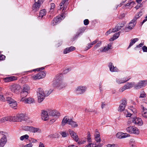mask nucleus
Listing matches in <instances>:
<instances>
[{
    "label": "nucleus",
    "mask_w": 147,
    "mask_h": 147,
    "mask_svg": "<svg viewBox=\"0 0 147 147\" xmlns=\"http://www.w3.org/2000/svg\"><path fill=\"white\" fill-rule=\"evenodd\" d=\"M52 92V90L50 91H45V93L41 88H38L37 90L38 102H41L44 99L45 97L48 96Z\"/></svg>",
    "instance_id": "1"
},
{
    "label": "nucleus",
    "mask_w": 147,
    "mask_h": 147,
    "mask_svg": "<svg viewBox=\"0 0 147 147\" xmlns=\"http://www.w3.org/2000/svg\"><path fill=\"white\" fill-rule=\"evenodd\" d=\"M61 76L55 78L53 81V85L54 87H57L59 89H61L65 87L67 85V84L65 83L63 81L61 80Z\"/></svg>",
    "instance_id": "2"
},
{
    "label": "nucleus",
    "mask_w": 147,
    "mask_h": 147,
    "mask_svg": "<svg viewBox=\"0 0 147 147\" xmlns=\"http://www.w3.org/2000/svg\"><path fill=\"white\" fill-rule=\"evenodd\" d=\"M62 123L63 125H64L66 123H67L71 125L72 127L74 128L77 127L78 125L76 122L73 121L72 119L69 118V117L67 116L63 118Z\"/></svg>",
    "instance_id": "3"
},
{
    "label": "nucleus",
    "mask_w": 147,
    "mask_h": 147,
    "mask_svg": "<svg viewBox=\"0 0 147 147\" xmlns=\"http://www.w3.org/2000/svg\"><path fill=\"white\" fill-rule=\"evenodd\" d=\"M48 111L50 117V123H53L56 120V119L54 118L51 119V117L59 116L60 115V113L57 111L55 110L48 109Z\"/></svg>",
    "instance_id": "4"
},
{
    "label": "nucleus",
    "mask_w": 147,
    "mask_h": 147,
    "mask_svg": "<svg viewBox=\"0 0 147 147\" xmlns=\"http://www.w3.org/2000/svg\"><path fill=\"white\" fill-rule=\"evenodd\" d=\"M26 117V116L23 114L18 115L16 116H11L12 121L19 122L22 120L26 121L27 119Z\"/></svg>",
    "instance_id": "5"
},
{
    "label": "nucleus",
    "mask_w": 147,
    "mask_h": 147,
    "mask_svg": "<svg viewBox=\"0 0 147 147\" xmlns=\"http://www.w3.org/2000/svg\"><path fill=\"white\" fill-rule=\"evenodd\" d=\"M46 73L44 71H40L37 74L31 76V78L33 80L40 79L45 77Z\"/></svg>",
    "instance_id": "6"
},
{
    "label": "nucleus",
    "mask_w": 147,
    "mask_h": 147,
    "mask_svg": "<svg viewBox=\"0 0 147 147\" xmlns=\"http://www.w3.org/2000/svg\"><path fill=\"white\" fill-rule=\"evenodd\" d=\"M127 131L130 134H138L140 133V131L136 127L130 126L126 128Z\"/></svg>",
    "instance_id": "7"
},
{
    "label": "nucleus",
    "mask_w": 147,
    "mask_h": 147,
    "mask_svg": "<svg viewBox=\"0 0 147 147\" xmlns=\"http://www.w3.org/2000/svg\"><path fill=\"white\" fill-rule=\"evenodd\" d=\"M129 121H131L134 124L139 126L142 125L143 124V122L142 119L139 117H131Z\"/></svg>",
    "instance_id": "8"
},
{
    "label": "nucleus",
    "mask_w": 147,
    "mask_h": 147,
    "mask_svg": "<svg viewBox=\"0 0 147 147\" xmlns=\"http://www.w3.org/2000/svg\"><path fill=\"white\" fill-rule=\"evenodd\" d=\"M22 129L25 131H29L32 133L36 132L39 130V129L38 128L27 126H25L23 127Z\"/></svg>",
    "instance_id": "9"
},
{
    "label": "nucleus",
    "mask_w": 147,
    "mask_h": 147,
    "mask_svg": "<svg viewBox=\"0 0 147 147\" xmlns=\"http://www.w3.org/2000/svg\"><path fill=\"white\" fill-rule=\"evenodd\" d=\"M21 88V86L19 84H14L10 86V89L13 92L16 93H18Z\"/></svg>",
    "instance_id": "10"
},
{
    "label": "nucleus",
    "mask_w": 147,
    "mask_h": 147,
    "mask_svg": "<svg viewBox=\"0 0 147 147\" xmlns=\"http://www.w3.org/2000/svg\"><path fill=\"white\" fill-rule=\"evenodd\" d=\"M85 86H80L78 87L76 89L75 92L77 94H81L84 93L86 89Z\"/></svg>",
    "instance_id": "11"
},
{
    "label": "nucleus",
    "mask_w": 147,
    "mask_h": 147,
    "mask_svg": "<svg viewBox=\"0 0 147 147\" xmlns=\"http://www.w3.org/2000/svg\"><path fill=\"white\" fill-rule=\"evenodd\" d=\"M41 118L43 120L45 121H47L49 119H50V117L48 111H47L45 110L42 111Z\"/></svg>",
    "instance_id": "12"
},
{
    "label": "nucleus",
    "mask_w": 147,
    "mask_h": 147,
    "mask_svg": "<svg viewBox=\"0 0 147 147\" xmlns=\"http://www.w3.org/2000/svg\"><path fill=\"white\" fill-rule=\"evenodd\" d=\"M42 3L41 0H38L37 2L33 5L32 6V10L34 12L38 11L40 7L41 3Z\"/></svg>",
    "instance_id": "13"
},
{
    "label": "nucleus",
    "mask_w": 147,
    "mask_h": 147,
    "mask_svg": "<svg viewBox=\"0 0 147 147\" xmlns=\"http://www.w3.org/2000/svg\"><path fill=\"white\" fill-rule=\"evenodd\" d=\"M127 104V102L125 99H123L122 100V103L120 105L118 108V111L119 112H122L124 110Z\"/></svg>",
    "instance_id": "14"
},
{
    "label": "nucleus",
    "mask_w": 147,
    "mask_h": 147,
    "mask_svg": "<svg viewBox=\"0 0 147 147\" xmlns=\"http://www.w3.org/2000/svg\"><path fill=\"white\" fill-rule=\"evenodd\" d=\"M131 76H129L128 77H126L121 79H117L116 82L118 84L124 83L128 81L129 79H131Z\"/></svg>",
    "instance_id": "15"
},
{
    "label": "nucleus",
    "mask_w": 147,
    "mask_h": 147,
    "mask_svg": "<svg viewBox=\"0 0 147 147\" xmlns=\"http://www.w3.org/2000/svg\"><path fill=\"white\" fill-rule=\"evenodd\" d=\"M3 136L0 140V147H3L7 141V135L3 134Z\"/></svg>",
    "instance_id": "16"
},
{
    "label": "nucleus",
    "mask_w": 147,
    "mask_h": 147,
    "mask_svg": "<svg viewBox=\"0 0 147 147\" xmlns=\"http://www.w3.org/2000/svg\"><path fill=\"white\" fill-rule=\"evenodd\" d=\"M147 84V81H141L139 82L138 84L135 86V88L136 89H139L143 86H145Z\"/></svg>",
    "instance_id": "17"
},
{
    "label": "nucleus",
    "mask_w": 147,
    "mask_h": 147,
    "mask_svg": "<svg viewBox=\"0 0 147 147\" xmlns=\"http://www.w3.org/2000/svg\"><path fill=\"white\" fill-rule=\"evenodd\" d=\"M69 131L71 137L73 138L76 141V142H78L79 138L78 135L76 133L70 129L69 130Z\"/></svg>",
    "instance_id": "18"
},
{
    "label": "nucleus",
    "mask_w": 147,
    "mask_h": 147,
    "mask_svg": "<svg viewBox=\"0 0 147 147\" xmlns=\"http://www.w3.org/2000/svg\"><path fill=\"white\" fill-rule=\"evenodd\" d=\"M20 101L24 102L26 103L30 104L34 102V100L32 97H30L28 98H22L20 99Z\"/></svg>",
    "instance_id": "19"
},
{
    "label": "nucleus",
    "mask_w": 147,
    "mask_h": 147,
    "mask_svg": "<svg viewBox=\"0 0 147 147\" xmlns=\"http://www.w3.org/2000/svg\"><path fill=\"white\" fill-rule=\"evenodd\" d=\"M136 24V23L135 22L132 20L128 24L127 27L125 28V30L126 32H127L128 31V30H127V29L131 30L134 27Z\"/></svg>",
    "instance_id": "20"
},
{
    "label": "nucleus",
    "mask_w": 147,
    "mask_h": 147,
    "mask_svg": "<svg viewBox=\"0 0 147 147\" xmlns=\"http://www.w3.org/2000/svg\"><path fill=\"white\" fill-rule=\"evenodd\" d=\"M116 136L118 138L121 139L129 136H130V135L129 134L127 133H124L122 132H119L116 134Z\"/></svg>",
    "instance_id": "21"
},
{
    "label": "nucleus",
    "mask_w": 147,
    "mask_h": 147,
    "mask_svg": "<svg viewBox=\"0 0 147 147\" xmlns=\"http://www.w3.org/2000/svg\"><path fill=\"white\" fill-rule=\"evenodd\" d=\"M65 18V16L62 13L60 16H57L54 19L57 24L59 23L61 20H63Z\"/></svg>",
    "instance_id": "22"
},
{
    "label": "nucleus",
    "mask_w": 147,
    "mask_h": 147,
    "mask_svg": "<svg viewBox=\"0 0 147 147\" xmlns=\"http://www.w3.org/2000/svg\"><path fill=\"white\" fill-rule=\"evenodd\" d=\"M110 71L112 72H118L119 71V69H118L116 67H114L113 63H110L109 65Z\"/></svg>",
    "instance_id": "23"
},
{
    "label": "nucleus",
    "mask_w": 147,
    "mask_h": 147,
    "mask_svg": "<svg viewBox=\"0 0 147 147\" xmlns=\"http://www.w3.org/2000/svg\"><path fill=\"white\" fill-rule=\"evenodd\" d=\"M85 30V27H82L80 28L79 30V31L77 33L76 35L73 38V40H74L75 39L78 38L79 36H80V34L82 33H83Z\"/></svg>",
    "instance_id": "24"
},
{
    "label": "nucleus",
    "mask_w": 147,
    "mask_h": 147,
    "mask_svg": "<svg viewBox=\"0 0 147 147\" xmlns=\"http://www.w3.org/2000/svg\"><path fill=\"white\" fill-rule=\"evenodd\" d=\"M7 121H12L11 116L4 117L2 118L0 120V123H2Z\"/></svg>",
    "instance_id": "25"
},
{
    "label": "nucleus",
    "mask_w": 147,
    "mask_h": 147,
    "mask_svg": "<svg viewBox=\"0 0 147 147\" xmlns=\"http://www.w3.org/2000/svg\"><path fill=\"white\" fill-rule=\"evenodd\" d=\"M16 77L12 76L9 77H6L4 78V80L5 82H9L17 80Z\"/></svg>",
    "instance_id": "26"
},
{
    "label": "nucleus",
    "mask_w": 147,
    "mask_h": 147,
    "mask_svg": "<svg viewBox=\"0 0 147 147\" xmlns=\"http://www.w3.org/2000/svg\"><path fill=\"white\" fill-rule=\"evenodd\" d=\"M30 89L29 86L28 85L25 84L23 86L22 90L29 93Z\"/></svg>",
    "instance_id": "27"
},
{
    "label": "nucleus",
    "mask_w": 147,
    "mask_h": 147,
    "mask_svg": "<svg viewBox=\"0 0 147 147\" xmlns=\"http://www.w3.org/2000/svg\"><path fill=\"white\" fill-rule=\"evenodd\" d=\"M46 14V11L45 9H44L41 10L40 12L38 18L39 19H41Z\"/></svg>",
    "instance_id": "28"
},
{
    "label": "nucleus",
    "mask_w": 147,
    "mask_h": 147,
    "mask_svg": "<svg viewBox=\"0 0 147 147\" xmlns=\"http://www.w3.org/2000/svg\"><path fill=\"white\" fill-rule=\"evenodd\" d=\"M110 47H111V46L108 45L107 46L105 47L103 49L102 48H100L99 50L102 52H104L108 51L110 49Z\"/></svg>",
    "instance_id": "29"
},
{
    "label": "nucleus",
    "mask_w": 147,
    "mask_h": 147,
    "mask_svg": "<svg viewBox=\"0 0 147 147\" xmlns=\"http://www.w3.org/2000/svg\"><path fill=\"white\" fill-rule=\"evenodd\" d=\"M138 40V38H135L131 39L130 40V42L129 43V46L127 48L128 49L132 46Z\"/></svg>",
    "instance_id": "30"
},
{
    "label": "nucleus",
    "mask_w": 147,
    "mask_h": 147,
    "mask_svg": "<svg viewBox=\"0 0 147 147\" xmlns=\"http://www.w3.org/2000/svg\"><path fill=\"white\" fill-rule=\"evenodd\" d=\"M28 94V93L22 90L20 93L21 99H22V98H26L25 97L27 96Z\"/></svg>",
    "instance_id": "31"
},
{
    "label": "nucleus",
    "mask_w": 147,
    "mask_h": 147,
    "mask_svg": "<svg viewBox=\"0 0 147 147\" xmlns=\"http://www.w3.org/2000/svg\"><path fill=\"white\" fill-rule=\"evenodd\" d=\"M143 110L142 112V115L143 117L147 118V109L144 107H143Z\"/></svg>",
    "instance_id": "32"
},
{
    "label": "nucleus",
    "mask_w": 147,
    "mask_h": 147,
    "mask_svg": "<svg viewBox=\"0 0 147 147\" xmlns=\"http://www.w3.org/2000/svg\"><path fill=\"white\" fill-rule=\"evenodd\" d=\"M9 104L10 106L11 107L13 108L14 109H16V107L17 106V102L15 100L13 102L9 103Z\"/></svg>",
    "instance_id": "33"
},
{
    "label": "nucleus",
    "mask_w": 147,
    "mask_h": 147,
    "mask_svg": "<svg viewBox=\"0 0 147 147\" xmlns=\"http://www.w3.org/2000/svg\"><path fill=\"white\" fill-rule=\"evenodd\" d=\"M134 83V82H128L125 85V86L127 89H129L133 87Z\"/></svg>",
    "instance_id": "34"
},
{
    "label": "nucleus",
    "mask_w": 147,
    "mask_h": 147,
    "mask_svg": "<svg viewBox=\"0 0 147 147\" xmlns=\"http://www.w3.org/2000/svg\"><path fill=\"white\" fill-rule=\"evenodd\" d=\"M142 12H140L139 13H138L137 15H136L134 17V18L133 19V20H134L136 22V20L139 17H140L142 15Z\"/></svg>",
    "instance_id": "35"
},
{
    "label": "nucleus",
    "mask_w": 147,
    "mask_h": 147,
    "mask_svg": "<svg viewBox=\"0 0 147 147\" xmlns=\"http://www.w3.org/2000/svg\"><path fill=\"white\" fill-rule=\"evenodd\" d=\"M85 112H94L96 113V110H94L90 108H86L85 110Z\"/></svg>",
    "instance_id": "36"
},
{
    "label": "nucleus",
    "mask_w": 147,
    "mask_h": 147,
    "mask_svg": "<svg viewBox=\"0 0 147 147\" xmlns=\"http://www.w3.org/2000/svg\"><path fill=\"white\" fill-rule=\"evenodd\" d=\"M119 35H120V32H119L117 33H116L114 35L113 38H111V39H112V40H114L117 38L119 36Z\"/></svg>",
    "instance_id": "37"
},
{
    "label": "nucleus",
    "mask_w": 147,
    "mask_h": 147,
    "mask_svg": "<svg viewBox=\"0 0 147 147\" xmlns=\"http://www.w3.org/2000/svg\"><path fill=\"white\" fill-rule=\"evenodd\" d=\"M29 137L28 135L26 134L20 137V139L21 140H23L25 139H28Z\"/></svg>",
    "instance_id": "38"
},
{
    "label": "nucleus",
    "mask_w": 147,
    "mask_h": 147,
    "mask_svg": "<svg viewBox=\"0 0 147 147\" xmlns=\"http://www.w3.org/2000/svg\"><path fill=\"white\" fill-rule=\"evenodd\" d=\"M134 2L131 1V0L129 1H128L127 3L125 5V6H128L131 5L132 7L133 6V5L134 4Z\"/></svg>",
    "instance_id": "39"
},
{
    "label": "nucleus",
    "mask_w": 147,
    "mask_h": 147,
    "mask_svg": "<svg viewBox=\"0 0 147 147\" xmlns=\"http://www.w3.org/2000/svg\"><path fill=\"white\" fill-rule=\"evenodd\" d=\"M124 24L122 23H119L116 26L118 30H119L122 27L124 26Z\"/></svg>",
    "instance_id": "40"
},
{
    "label": "nucleus",
    "mask_w": 147,
    "mask_h": 147,
    "mask_svg": "<svg viewBox=\"0 0 147 147\" xmlns=\"http://www.w3.org/2000/svg\"><path fill=\"white\" fill-rule=\"evenodd\" d=\"M102 44V42L101 41H99L98 42V43L94 46V49H96L98 48Z\"/></svg>",
    "instance_id": "41"
},
{
    "label": "nucleus",
    "mask_w": 147,
    "mask_h": 147,
    "mask_svg": "<svg viewBox=\"0 0 147 147\" xmlns=\"http://www.w3.org/2000/svg\"><path fill=\"white\" fill-rule=\"evenodd\" d=\"M146 94L144 91H142L141 92L140 96H139L140 98H144L146 97Z\"/></svg>",
    "instance_id": "42"
},
{
    "label": "nucleus",
    "mask_w": 147,
    "mask_h": 147,
    "mask_svg": "<svg viewBox=\"0 0 147 147\" xmlns=\"http://www.w3.org/2000/svg\"><path fill=\"white\" fill-rule=\"evenodd\" d=\"M6 100L9 102H8L9 104L10 103L13 102L14 101H15L14 100L9 97H7L6 98Z\"/></svg>",
    "instance_id": "43"
},
{
    "label": "nucleus",
    "mask_w": 147,
    "mask_h": 147,
    "mask_svg": "<svg viewBox=\"0 0 147 147\" xmlns=\"http://www.w3.org/2000/svg\"><path fill=\"white\" fill-rule=\"evenodd\" d=\"M0 100L2 101H5L6 100L3 94L0 93Z\"/></svg>",
    "instance_id": "44"
},
{
    "label": "nucleus",
    "mask_w": 147,
    "mask_h": 147,
    "mask_svg": "<svg viewBox=\"0 0 147 147\" xmlns=\"http://www.w3.org/2000/svg\"><path fill=\"white\" fill-rule=\"evenodd\" d=\"M87 139L88 140V141L89 142H90L91 141V135L89 131H88V136H87Z\"/></svg>",
    "instance_id": "45"
},
{
    "label": "nucleus",
    "mask_w": 147,
    "mask_h": 147,
    "mask_svg": "<svg viewBox=\"0 0 147 147\" xmlns=\"http://www.w3.org/2000/svg\"><path fill=\"white\" fill-rule=\"evenodd\" d=\"M44 69H45L44 67H41V68H38L36 69H34L32 71H39L41 70H43Z\"/></svg>",
    "instance_id": "46"
},
{
    "label": "nucleus",
    "mask_w": 147,
    "mask_h": 147,
    "mask_svg": "<svg viewBox=\"0 0 147 147\" xmlns=\"http://www.w3.org/2000/svg\"><path fill=\"white\" fill-rule=\"evenodd\" d=\"M68 48V49L69 50L70 52L72 51H73L75 49V48L73 46H71L69 47Z\"/></svg>",
    "instance_id": "47"
},
{
    "label": "nucleus",
    "mask_w": 147,
    "mask_h": 147,
    "mask_svg": "<svg viewBox=\"0 0 147 147\" xmlns=\"http://www.w3.org/2000/svg\"><path fill=\"white\" fill-rule=\"evenodd\" d=\"M127 89L125 85L119 89L120 92H122L126 89Z\"/></svg>",
    "instance_id": "48"
},
{
    "label": "nucleus",
    "mask_w": 147,
    "mask_h": 147,
    "mask_svg": "<svg viewBox=\"0 0 147 147\" xmlns=\"http://www.w3.org/2000/svg\"><path fill=\"white\" fill-rule=\"evenodd\" d=\"M144 45V44L142 43H141L139 44V45H137L136 46L135 48V50H137V48H140L142 47L143 45Z\"/></svg>",
    "instance_id": "49"
},
{
    "label": "nucleus",
    "mask_w": 147,
    "mask_h": 147,
    "mask_svg": "<svg viewBox=\"0 0 147 147\" xmlns=\"http://www.w3.org/2000/svg\"><path fill=\"white\" fill-rule=\"evenodd\" d=\"M84 22L85 25H87L89 24V21L88 19H85L84 20Z\"/></svg>",
    "instance_id": "50"
},
{
    "label": "nucleus",
    "mask_w": 147,
    "mask_h": 147,
    "mask_svg": "<svg viewBox=\"0 0 147 147\" xmlns=\"http://www.w3.org/2000/svg\"><path fill=\"white\" fill-rule=\"evenodd\" d=\"M69 51L68 49V48H66L64 49L63 51V53L65 54L67 53H69Z\"/></svg>",
    "instance_id": "51"
},
{
    "label": "nucleus",
    "mask_w": 147,
    "mask_h": 147,
    "mask_svg": "<svg viewBox=\"0 0 147 147\" xmlns=\"http://www.w3.org/2000/svg\"><path fill=\"white\" fill-rule=\"evenodd\" d=\"M107 147H118L117 145L115 144H108L107 145Z\"/></svg>",
    "instance_id": "52"
},
{
    "label": "nucleus",
    "mask_w": 147,
    "mask_h": 147,
    "mask_svg": "<svg viewBox=\"0 0 147 147\" xmlns=\"http://www.w3.org/2000/svg\"><path fill=\"white\" fill-rule=\"evenodd\" d=\"M57 23L55 21V20L53 19V20H52V22H51V25L52 26H54L57 25Z\"/></svg>",
    "instance_id": "53"
},
{
    "label": "nucleus",
    "mask_w": 147,
    "mask_h": 147,
    "mask_svg": "<svg viewBox=\"0 0 147 147\" xmlns=\"http://www.w3.org/2000/svg\"><path fill=\"white\" fill-rule=\"evenodd\" d=\"M5 56L3 55H0V60H3L5 59Z\"/></svg>",
    "instance_id": "54"
},
{
    "label": "nucleus",
    "mask_w": 147,
    "mask_h": 147,
    "mask_svg": "<svg viewBox=\"0 0 147 147\" xmlns=\"http://www.w3.org/2000/svg\"><path fill=\"white\" fill-rule=\"evenodd\" d=\"M142 50L144 52H147V47L146 46H144L142 47Z\"/></svg>",
    "instance_id": "55"
},
{
    "label": "nucleus",
    "mask_w": 147,
    "mask_h": 147,
    "mask_svg": "<svg viewBox=\"0 0 147 147\" xmlns=\"http://www.w3.org/2000/svg\"><path fill=\"white\" fill-rule=\"evenodd\" d=\"M61 134L63 137H66L67 136V134L65 132H61Z\"/></svg>",
    "instance_id": "56"
},
{
    "label": "nucleus",
    "mask_w": 147,
    "mask_h": 147,
    "mask_svg": "<svg viewBox=\"0 0 147 147\" xmlns=\"http://www.w3.org/2000/svg\"><path fill=\"white\" fill-rule=\"evenodd\" d=\"M92 47V46H91V45H90V44H88V46L86 47V51Z\"/></svg>",
    "instance_id": "57"
},
{
    "label": "nucleus",
    "mask_w": 147,
    "mask_h": 147,
    "mask_svg": "<svg viewBox=\"0 0 147 147\" xmlns=\"http://www.w3.org/2000/svg\"><path fill=\"white\" fill-rule=\"evenodd\" d=\"M118 30H119L118 29V28H117V27H116V26L112 30V32H115Z\"/></svg>",
    "instance_id": "58"
},
{
    "label": "nucleus",
    "mask_w": 147,
    "mask_h": 147,
    "mask_svg": "<svg viewBox=\"0 0 147 147\" xmlns=\"http://www.w3.org/2000/svg\"><path fill=\"white\" fill-rule=\"evenodd\" d=\"M98 40L97 39H96L94 41H93L91 43H90V45H91V46H92V45L95 44L96 43Z\"/></svg>",
    "instance_id": "59"
},
{
    "label": "nucleus",
    "mask_w": 147,
    "mask_h": 147,
    "mask_svg": "<svg viewBox=\"0 0 147 147\" xmlns=\"http://www.w3.org/2000/svg\"><path fill=\"white\" fill-rule=\"evenodd\" d=\"M32 144L31 143L26 144L24 146V147H32Z\"/></svg>",
    "instance_id": "60"
},
{
    "label": "nucleus",
    "mask_w": 147,
    "mask_h": 147,
    "mask_svg": "<svg viewBox=\"0 0 147 147\" xmlns=\"http://www.w3.org/2000/svg\"><path fill=\"white\" fill-rule=\"evenodd\" d=\"M95 137L96 138H100L99 134L98 133V132H97V133L95 134Z\"/></svg>",
    "instance_id": "61"
},
{
    "label": "nucleus",
    "mask_w": 147,
    "mask_h": 147,
    "mask_svg": "<svg viewBox=\"0 0 147 147\" xmlns=\"http://www.w3.org/2000/svg\"><path fill=\"white\" fill-rule=\"evenodd\" d=\"M112 32V30H111V29H110L108 31L105 33V35H108L110 33Z\"/></svg>",
    "instance_id": "62"
},
{
    "label": "nucleus",
    "mask_w": 147,
    "mask_h": 147,
    "mask_svg": "<svg viewBox=\"0 0 147 147\" xmlns=\"http://www.w3.org/2000/svg\"><path fill=\"white\" fill-rule=\"evenodd\" d=\"M132 115L131 114L127 112V113L126 114V116L127 117H130Z\"/></svg>",
    "instance_id": "63"
},
{
    "label": "nucleus",
    "mask_w": 147,
    "mask_h": 147,
    "mask_svg": "<svg viewBox=\"0 0 147 147\" xmlns=\"http://www.w3.org/2000/svg\"><path fill=\"white\" fill-rule=\"evenodd\" d=\"M55 7V5L54 3H52L51 4V9H53Z\"/></svg>",
    "instance_id": "64"
}]
</instances>
